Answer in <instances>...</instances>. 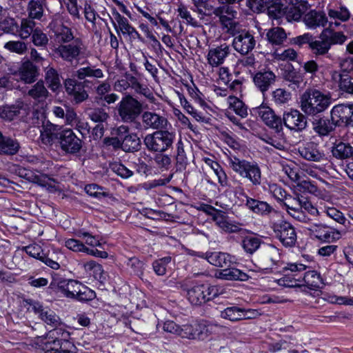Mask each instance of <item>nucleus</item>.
Segmentation results:
<instances>
[{"mask_svg":"<svg viewBox=\"0 0 353 353\" xmlns=\"http://www.w3.org/2000/svg\"><path fill=\"white\" fill-rule=\"evenodd\" d=\"M332 103L330 93L315 88L307 89L300 97V108L308 117H315L325 111Z\"/></svg>","mask_w":353,"mask_h":353,"instance_id":"1","label":"nucleus"},{"mask_svg":"<svg viewBox=\"0 0 353 353\" xmlns=\"http://www.w3.org/2000/svg\"><path fill=\"white\" fill-rule=\"evenodd\" d=\"M342 32H336L330 28L323 30L317 38L313 37L310 43V51L317 58L325 57L331 59L330 50L334 45H342L347 40Z\"/></svg>","mask_w":353,"mask_h":353,"instance_id":"2","label":"nucleus"},{"mask_svg":"<svg viewBox=\"0 0 353 353\" xmlns=\"http://www.w3.org/2000/svg\"><path fill=\"white\" fill-rule=\"evenodd\" d=\"M0 119L6 121L20 119L29 126H34L39 121V113L31 112L23 101H17L14 104L0 105Z\"/></svg>","mask_w":353,"mask_h":353,"instance_id":"3","label":"nucleus"},{"mask_svg":"<svg viewBox=\"0 0 353 353\" xmlns=\"http://www.w3.org/2000/svg\"><path fill=\"white\" fill-rule=\"evenodd\" d=\"M228 162L234 172L248 179L253 185L261 183V171L256 163L241 159L236 156L229 157Z\"/></svg>","mask_w":353,"mask_h":353,"instance_id":"4","label":"nucleus"},{"mask_svg":"<svg viewBox=\"0 0 353 353\" xmlns=\"http://www.w3.org/2000/svg\"><path fill=\"white\" fill-rule=\"evenodd\" d=\"M353 59H345L341 63V70L331 72V79L337 83L339 90L353 94Z\"/></svg>","mask_w":353,"mask_h":353,"instance_id":"5","label":"nucleus"},{"mask_svg":"<svg viewBox=\"0 0 353 353\" xmlns=\"http://www.w3.org/2000/svg\"><path fill=\"white\" fill-rule=\"evenodd\" d=\"M175 134L168 130H158L147 134L143 140L146 148L150 152H164L172 146Z\"/></svg>","mask_w":353,"mask_h":353,"instance_id":"6","label":"nucleus"},{"mask_svg":"<svg viewBox=\"0 0 353 353\" xmlns=\"http://www.w3.org/2000/svg\"><path fill=\"white\" fill-rule=\"evenodd\" d=\"M117 111L123 122L134 123L141 115L143 105L137 99L128 94L119 103Z\"/></svg>","mask_w":353,"mask_h":353,"instance_id":"7","label":"nucleus"},{"mask_svg":"<svg viewBox=\"0 0 353 353\" xmlns=\"http://www.w3.org/2000/svg\"><path fill=\"white\" fill-rule=\"evenodd\" d=\"M230 34L233 37L232 46L240 54L248 55L254 49L256 40L252 31L239 28Z\"/></svg>","mask_w":353,"mask_h":353,"instance_id":"8","label":"nucleus"},{"mask_svg":"<svg viewBox=\"0 0 353 353\" xmlns=\"http://www.w3.org/2000/svg\"><path fill=\"white\" fill-rule=\"evenodd\" d=\"M219 294L218 289L214 285L207 284H197L187 291V298L193 305L202 304L212 300Z\"/></svg>","mask_w":353,"mask_h":353,"instance_id":"9","label":"nucleus"},{"mask_svg":"<svg viewBox=\"0 0 353 353\" xmlns=\"http://www.w3.org/2000/svg\"><path fill=\"white\" fill-rule=\"evenodd\" d=\"M212 14L219 18L221 26L228 34L234 32L240 28L239 23L236 21L237 11L231 6L214 7Z\"/></svg>","mask_w":353,"mask_h":353,"instance_id":"10","label":"nucleus"},{"mask_svg":"<svg viewBox=\"0 0 353 353\" xmlns=\"http://www.w3.org/2000/svg\"><path fill=\"white\" fill-rule=\"evenodd\" d=\"M275 236L285 247H292L296 242V232L294 226L289 222L281 221L272 226Z\"/></svg>","mask_w":353,"mask_h":353,"instance_id":"11","label":"nucleus"},{"mask_svg":"<svg viewBox=\"0 0 353 353\" xmlns=\"http://www.w3.org/2000/svg\"><path fill=\"white\" fill-rule=\"evenodd\" d=\"M307 115L296 109H290L284 112L282 118L283 124L290 130L300 132L304 130L307 125Z\"/></svg>","mask_w":353,"mask_h":353,"instance_id":"12","label":"nucleus"},{"mask_svg":"<svg viewBox=\"0 0 353 353\" xmlns=\"http://www.w3.org/2000/svg\"><path fill=\"white\" fill-rule=\"evenodd\" d=\"M253 111L270 128L273 129L276 132L282 131V119L277 116L270 107L261 104L253 108Z\"/></svg>","mask_w":353,"mask_h":353,"instance_id":"13","label":"nucleus"},{"mask_svg":"<svg viewBox=\"0 0 353 353\" xmlns=\"http://www.w3.org/2000/svg\"><path fill=\"white\" fill-rule=\"evenodd\" d=\"M89 81H78L74 79H66L64 81V87L66 93L72 99L75 103H81L88 98V93L85 90Z\"/></svg>","mask_w":353,"mask_h":353,"instance_id":"14","label":"nucleus"},{"mask_svg":"<svg viewBox=\"0 0 353 353\" xmlns=\"http://www.w3.org/2000/svg\"><path fill=\"white\" fill-rule=\"evenodd\" d=\"M330 114L337 126L353 127V104L336 105L332 108Z\"/></svg>","mask_w":353,"mask_h":353,"instance_id":"15","label":"nucleus"},{"mask_svg":"<svg viewBox=\"0 0 353 353\" xmlns=\"http://www.w3.org/2000/svg\"><path fill=\"white\" fill-rule=\"evenodd\" d=\"M59 139L61 148L67 153H78L82 148V140L77 137L72 129L62 130Z\"/></svg>","mask_w":353,"mask_h":353,"instance_id":"16","label":"nucleus"},{"mask_svg":"<svg viewBox=\"0 0 353 353\" xmlns=\"http://www.w3.org/2000/svg\"><path fill=\"white\" fill-rule=\"evenodd\" d=\"M82 286L83 284L77 280L63 278L54 279L50 285L51 289L57 288L65 296L73 299H75Z\"/></svg>","mask_w":353,"mask_h":353,"instance_id":"17","label":"nucleus"},{"mask_svg":"<svg viewBox=\"0 0 353 353\" xmlns=\"http://www.w3.org/2000/svg\"><path fill=\"white\" fill-rule=\"evenodd\" d=\"M83 49V43L81 39L76 38L72 43L61 44L56 48L55 52L64 61L72 62L77 59Z\"/></svg>","mask_w":353,"mask_h":353,"instance_id":"18","label":"nucleus"},{"mask_svg":"<svg viewBox=\"0 0 353 353\" xmlns=\"http://www.w3.org/2000/svg\"><path fill=\"white\" fill-rule=\"evenodd\" d=\"M230 52V46L226 43L212 47L207 54L208 63L212 67H218L224 63Z\"/></svg>","mask_w":353,"mask_h":353,"instance_id":"19","label":"nucleus"},{"mask_svg":"<svg viewBox=\"0 0 353 353\" xmlns=\"http://www.w3.org/2000/svg\"><path fill=\"white\" fill-rule=\"evenodd\" d=\"M310 234L319 241L331 243L341 238V233L321 223L313 224L308 228Z\"/></svg>","mask_w":353,"mask_h":353,"instance_id":"20","label":"nucleus"},{"mask_svg":"<svg viewBox=\"0 0 353 353\" xmlns=\"http://www.w3.org/2000/svg\"><path fill=\"white\" fill-rule=\"evenodd\" d=\"M19 175L32 183H34L42 187L46 188L50 191L56 190V181L46 174L41 173L36 174L33 171L28 170L25 168H20L19 170Z\"/></svg>","mask_w":353,"mask_h":353,"instance_id":"21","label":"nucleus"},{"mask_svg":"<svg viewBox=\"0 0 353 353\" xmlns=\"http://www.w3.org/2000/svg\"><path fill=\"white\" fill-rule=\"evenodd\" d=\"M142 124L145 130L152 129L156 131L165 128L168 119L159 114L150 111H144L141 115Z\"/></svg>","mask_w":353,"mask_h":353,"instance_id":"22","label":"nucleus"},{"mask_svg":"<svg viewBox=\"0 0 353 353\" xmlns=\"http://www.w3.org/2000/svg\"><path fill=\"white\" fill-rule=\"evenodd\" d=\"M31 310L46 324L57 327L60 325V318L52 310L44 307L40 303L32 301L30 304Z\"/></svg>","mask_w":353,"mask_h":353,"instance_id":"23","label":"nucleus"},{"mask_svg":"<svg viewBox=\"0 0 353 353\" xmlns=\"http://www.w3.org/2000/svg\"><path fill=\"white\" fill-rule=\"evenodd\" d=\"M312 121V130L319 137L328 136L332 132L337 125L334 118L330 119L325 117L315 116Z\"/></svg>","mask_w":353,"mask_h":353,"instance_id":"24","label":"nucleus"},{"mask_svg":"<svg viewBox=\"0 0 353 353\" xmlns=\"http://www.w3.org/2000/svg\"><path fill=\"white\" fill-rule=\"evenodd\" d=\"M15 74L25 83H32L39 77V68L32 61L26 60L21 63Z\"/></svg>","mask_w":353,"mask_h":353,"instance_id":"25","label":"nucleus"},{"mask_svg":"<svg viewBox=\"0 0 353 353\" xmlns=\"http://www.w3.org/2000/svg\"><path fill=\"white\" fill-rule=\"evenodd\" d=\"M310 7V5L305 0H295L294 3L285 8V18L288 21H299Z\"/></svg>","mask_w":353,"mask_h":353,"instance_id":"26","label":"nucleus"},{"mask_svg":"<svg viewBox=\"0 0 353 353\" xmlns=\"http://www.w3.org/2000/svg\"><path fill=\"white\" fill-rule=\"evenodd\" d=\"M303 21L307 28L315 30L319 27H325L328 20L323 11L311 10L305 13Z\"/></svg>","mask_w":353,"mask_h":353,"instance_id":"27","label":"nucleus"},{"mask_svg":"<svg viewBox=\"0 0 353 353\" xmlns=\"http://www.w3.org/2000/svg\"><path fill=\"white\" fill-rule=\"evenodd\" d=\"M275 74L270 71H260L255 74L253 81L255 86L263 93H265L274 84L276 81Z\"/></svg>","mask_w":353,"mask_h":353,"instance_id":"28","label":"nucleus"},{"mask_svg":"<svg viewBox=\"0 0 353 353\" xmlns=\"http://www.w3.org/2000/svg\"><path fill=\"white\" fill-rule=\"evenodd\" d=\"M239 189V194L245 196L246 199L245 206L252 212L261 215H265L270 214L273 210V208L267 202L250 198L244 192L243 188Z\"/></svg>","mask_w":353,"mask_h":353,"instance_id":"29","label":"nucleus"},{"mask_svg":"<svg viewBox=\"0 0 353 353\" xmlns=\"http://www.w3.org/2000/svg\"><path fill=\"white\" fill-rule=\"evenodd\" d=\"M271 0H247V6L254 12H263L266 10H268V13L273 15L275 18L281 17V9H276L274 7L270 6Z\"/></svg>","mask_w":353,"mask_h":353,"instance_id":"30","label":"nucleus"},{"mask_svg":"<svg viewBox=\"0 0 353 353\" xmlns=\"http://www.w3.org/2000/svg\"><path fill=\"white\" fill-rule=\"evenodd\" d=\"M298 152L300 156L305 160L319 162L323 159L324 154L320 151L319 146L314 142H307L299 147Z\"/></svg>","mask_w":353,"mask_h":353,"instance_id":"31","label":"nucleus"},{"mask_svg":"<svg viewBox=\"0 0 353 353\" xmlns=\"http://www.w3.org/2000/svg\"><path fill=\"white\" fill-rule=\"evenodd\" d=\"M61 128L58 125H55L47 121L44 122L42 128L40 130V139L44 145H52L54 140L58 138V132Z\"/></svg>","mask_w":353,"mask_h":353,"instance_id":"32","label":"nucleus"},{"mask_svg":"<svg viewBox=\"0 0 353 353\" xmlns=\"http://www.w3.org/2000/svg\"><path fill=\"white\" fill-rule=\"evenodd\" d=\"M212 220L219 228L225 232L236 233L241 230L239 225L230 223L225 212L221 210L213 215Z\"/></svg>","mask_w":353,"mask_h":353,"instance_id":"33","label":"nucleus"},{"mask_svg":"<svg viewBox=\"0 0 353 353\" xmlns=\"http://www.w3.org/2000/svg\"><path fill=\"white\" fill-rule=\"evenodd\" d=\"M46 83L48 88L53 92H59L62 87L61 76L57 70L52 67H47L45 69L44 76Z\"/></svg>","mask_w":353,"mask_h":353,"instance_id":"34","label":"nucleus"},{"mask_svg":"<svg viewBox=\"0 0 353 353\" xmlns=\"http://www.w3.org/2000/svg\"><path fill=\"white\" fill-rule=\"evenodd\" d=\"M20 149L19 141L10 137L2 136L0 137V154L14 155Z\"/></svg>","mask_w":353,"mask_h":353,"instance_id":"35","label":"nucleus"},{"mask_svg":"<svg viewBox=\"0 0 353 353\" xmlns=\"http://www.w3.org/2000/svg\"><path fill=\"white\" fill-rule=\"evenodd\" d=\"M52 30L58 43H68L76 39L74 37L72 29L64 24L54 25Z\"/></svg>","mask_w":353,"mask_h":353,"instance_id":"36","label":"nucleus"},{"mask_svg":"<svg viewBox=\"0 0 353 353\" xmlns=\"http://www.w3.org/2000/svg\"><path fill=\"white\" fill-rule=\"evenodd\" d=\"M233 256L221 252H212L209 256V263L216 267L222 268L230 267L233 263Z\"/></svg>","mask_w":353,"mask_h":353,"instance_id":"37","label":"nucleus"},{"mask_svg":"<svg viewBox=\"0 0 353 353\" xmlns=\"http://www.w3.org/2000/svg\"><path fill=\"white\" fill-rule=\"evenodd\" d=\"M218 277L227 281H247L249 278L248 275L235 268L228 267L221 270Z\"/></svg>","mask_w":353,"mask_h":353,"instance_id":"38","label":"nucleus"},{"mask_svg":"<svg viewBox=\"0 0 353 353\" xmlns=\"http://www.w3.org/2000/svg\"><path fill=\"white\" fill-rule=\"evenodd\" d=\"M46 5V0H30L27 6L29 18L40 20L43 16Z\"/></svg>","mask_w":353,"mask_h":353,"instance_id":"39","label":"nucleus"},{"mask_svg":"<svg viewBox=\"0 0 353 353\" xmlns=\"http://www.w3.org/2000/svg\"><path fill=\"white\" fill-rule=\"evenodd\" d=\"M128 81L130 84V88L133 89L136 93L143 95L150 102H154L156 99L153 93L150 91V90L148 88L141 85L135 77L130 74H128Z\"/></svg>","mask_w":353,"mask_h":353,"instance_id":"40","label":"nucleus"},{"mask_svg":"<svg viewBox=\"0 0 353 353\" xmlns=\"http://www.w3.org/2000/svg\"><path fill=\"white\" fill-rule=\"evenodd\" d=\"M27 95L37 102L44 101L49 96V92L44 85L43 81H37L28 91Z\"/></svg>","mask_w":353,"mask_h":353,"instance_id":"41","label":"nucleus"},{"mask_svg":"<svg viewBox=\"0 0 353 353\" xmlns=\"http://www.w3.org/2000/svg\"><path fill=\"white\" fill-rule=\"evenodd\" d=\"M122 150L125 152H134L141 149V139L135 133H130L121 141Z\"/></svg>","mask_w":353,"mask_h":353,"instance_id":"42","label":"nucleus"},{"mask_svg":"<svg viewBox=\"0 0 353 353\" xmlns=\"http://www.w3.org/2000/svg\"><path fill=\"white\" fill-rule=\"evenodd\" d=\"M332 154L339 159H349L353 155V148L350 143L339 142L332 147Z\"/></svg>","mask_w":353,"mask_h":353,"instance_id":"43","label":"nucleus"},{"mask_svg":"<svg viewBox=\"0 0 353 353\" xmlns=\"http://www.w3.org/2000/svg\"><path fill=\"white\" fill-rule=\"evenodd\" d=\"M266 37L272 45L280 46L286 40L287 34L282 28L274 27L268 30Z\"/></svg>","mask_w":353,"mask_h":353,"instance_id":"44","label":"nucleus"},{"mask_svg":"<svg viewBox=\"0 0 353 353\" xmlns=\"http://www.w3.org/2000/svg\"><path fill=\"white\" fill-rule=\"evenodd\" d=\"M301 281H303L305 285L312 290L321 288L323 285V279L320 274L314 270L306 272Z\"/></svg>","mask_w":353,"mask_h":353,"instance_id":"45","label":"nucleus"},{"mask_svg":"<svg viewBox=\"0 0 353 353\" xmlns=\"http://www.w3.org/2000/svg\"><path fill=\"white\" fill-rule=\"evenodd\" d=\"M85 271L90 275L92 276L95 279L103 281L105 279L103 276L104 271L101 264L94 261H89L83 264Z\"/></svg>","mask_w":353,"mask_h":353,"instance_id":"46","label":"nucleus"},{"mask_svg":"<svg viewBox=\"0 0 353 353\" xmlns=\"http://www.w3.org/2000/svg\"><path fill=\"white\" fill-rule=\"evenodd\" d=\"M35 22L33 19H23L20 25L18 24V31L15 35L19 36L22 39H26L32 35L34 31Z\"/></svg>","mask_w":353,"mask_h":353,"instance_id":"47","label":"nucleus"},{"mask_svg":"<svg viewBox=\"0 0 353 353\" xmlns=\"http://www.w3.org/2000/svg\"><path fill=\"white\" fill-rule=\"evenodd\" d=\"M75 77L79 80H83L86 77L101 79L104 77V74L102 70L88 66L77 70L75 72Z\"/></svg>","mask_w":353,"mask_h":353,"instance_id":"48","label":"nucleus"},{"mask_svg":"<svg viewBox=\"0 0 353 353\" xmlns=\"http://www.w3.org/2000/svg\"><path fill=\"white\" fill-rule=\"evenodd\" d=\"M176 170L182 171L186 168L188 160L184 150L183 143L180 139L176 143V153L175 156Z\"/></svg>","mask_w":353,"mask_h":353,"instance_id":"49","label":"nucleus"},{"mask_svg":"<svg viewBox=\"0 0 353 353\" xmlns=\"http://www.w3.org/2000/svg\"><path fill=\"white\" fill-rule=\"evenodd\" d=\"M52 345V352H55V353H75L72 350L74 349V344L68 340L54 338Z\"/></svg>","mask_w":353,"mask_h":353,"instance_id":"50","label":"nucleus"},{"mask_svg":"<svg viewBox=\"0 0 353 353\" xmlns=\"http://www.w3.org/2000/svg\"><path fill=\"white\" fill-rule=\"evenodd\" d=\"M228 102L230 108L232 109L237 115L241 118L248 116V108L245 104L236 97H229Z\"/></svg>","mask_w":353,"mask_h":353,"instance_id":"51","label":"nucleus"},{"mask_svg":"<svg viewBox=\"0 0 353 353\" xmlns=\"http://www.w3.org/2000/svg\"><path fill=\"white\" fill-rule=\"evenodd\" d=\"M261 244V239L252 236L245 237L241 242V245L245 252L250 254L255 252L260 248Z\"/></svg>","mask_w":353,"mask_h":353,"instance_id":"52","label":"nucleus"},{"mask_svg":"<svg viewBox=\"0 0 353 353\" xmlns=\"http://www.w3.org/2000/svg\"><path fill=\"white\" fill-rule=\"evenodd\" d=\"M8 51L19 55L24 54L28 50V44L22 41H9L4 44Z\"/></svg>","mask_w":353,"mask_h":353,"instance_id":"53","label":"nucleus"},{"mask_svg":"<svg viewBox=\"0 0 353 353\" xmlns=\"http://www.w3.org/2000/svg\"><path fill=\"white\" fill-rule=\"evenodd\" d=\"M241 307L236 305L228 307L221 312L220 316L222 319L232 322L241 321Z\"/></svg>","mask_w":353,"mask_h":353,"instance_id":"54","label":"nucleus"},{"mask_svg":"<svg viewBox=\"0 0 353 353\" xmlns=\"http://www.w3.org/2000/svg\"><path fill=\"white\" fill-rule=\"evenodd\" d=\"M0 30L4 33L15 35L18 31V23L12 17H5L0 21Z\"/></svg>","mask_w":353,"mask_h":353,"instance_id":"55","label":"nucleus"},{"mask_svg":"<svg viewBox=\"0 0 353 353\" xmlns=\"http://www.w3.org/2000/svg\"><path fill=\"white\" fill-rule=\"evenodd\" d=\"M199 14L202 15H212L214 6L210 3V0H191Z\"/></svg>","mask_w":353,"mask_h":353,"instance_id":"56","label":"nucleus"},{"mask_svg":"<svg viewBox=\"0 0 353 353\" xmlns=\"http://www.w3.org/2000/svg\"><path fill=\"white\" fill-rule=\"evenodd\" d=\"M272 100L276 105L288 103L291 99V93L284 89L277 88L272 93Z\"/></svg>","mask_w":353,"mask_h":353,"instance_id":"57","label":"nucleus"},{"mask_svg":"<svg viewBox=\"0 0 353 353\" xmlns=\"http://www.w3.org/2000/svg\"><path fill=\"white\" fill-rule=\"evenodd\" d=\"M172 258L170 256H165L152 263V268L154 272L159 276H163L166 274L167 266L170 263Z\"/></svg>","mask_w":353,"mask_h":353,"instance_id":"58","label":"nucleus"},{"mask_svg":"<svg viewBox=\"0 0 353 353\" xmlns=\"http://www.w3.org/2000/svg\"><path fill=\"white\" fill-rule=\"evenodd\" d=\"M31 40L34 46L42 48H46L49 41L47 34L39 28L34 29Z\"/></svg>","mask_w":353,"mask_h":353,"instance_id":"59","label":"nucleus"},{"mask_svg":"<svg viewBox=\"0 0 353 353\" xmlns=\"http://www.w3.org/2000/svg\"><path fill=\"white\" fill-rule=\"evenodd\" d=\"M327 14L331 19H337L343 22L348 21L351 15L348 9L343 6L340 7L339 10L328 9Z\"/></svg>","mask_w":353,"mask_h":353,"instance_id":"60","label":"nucleus"},{"mask_svg":"<svg viewBox=\"0 0 353 353\" xmlns=\"http://www.w3.org/2000/svg\"><path fill=\"white\" fill-rule=\"evenodd\" d=\"M179 97L181 105L188 114H191L198 121H203L204 120V117L202 114L194 110L183 94H179Z\"/></svg>","mask_w":353,"mask_h":353,"instance_id":"61","label":"nucleus"},{"mask_svg":"<svg viewBox=\"0 0 353 353\" xmlns=\"http://www.w3.org/2000/svg\"><path fill=\"white\" fill-rule=\"evenodd\" d=\"M56 330L50 331L48 335L45 337L39 338V347L44 352V353H55L52 352V341H54V335Z\"/></svg>","mask_w":353,"mask_h":353,"instance_id":"62","label":"nucleus"},{"mask_svg":"<svg viewBox=\"0 0 353 353\" xmlns=\"http://www.w3.org/2000/svg\"><path fill=\"white\" fill-rule=\"evenodd\" d=\"M88 117L92 121L102 123L106 121L109 115L104 109L97 108L90 110Z\"/></svg>","mask_w":353,"mask_h":353,"instance_id":"63","label":"nucleus"},{"mask_svg":"<svg viewBox=\"0 0 353 353\" xmlns=\"http://www.w3.org/2000/svg\"><path fill=\"white\" fill-rule=\"evenodd\" d=\"M298 204L300 206V210L303 209L311 215L315 216L319 214L317 208L312 205L307 198L302 195H298Z\"/></svg>","mask_w":353,"mask_h":353,"instance_id":"64","label":"nucleus"}]
</instances>
